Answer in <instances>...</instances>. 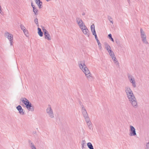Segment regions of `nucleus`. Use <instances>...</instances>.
Returning a JSON list of instances; mask_svg holds the SVG:
<instances>
[{
  "mask_svg": "<svg viewBox=\"0 0 149 149\" xmlns=\"http://www.w3.org/2000/svg\"><path fill=\"white\" fill-rule=\"evenodd\" d=\"M36 3L37 4V5L38 6L39 8L40 9L42 8V1H40L38 2V3Z\"/></svg>",
  "mask_w": 149,
  "mask_h": 149,
  "instance_id": "nucleus-18",
  "label": "nucleus"
},
{
  "mask_svg": "<svg viewBox=\"0 0 149 149\" xmlns=\"http://www.w3.org/2000/svg\"><path fill=\"white\" fill-rule=\"evenodd\" d=\"M86 141L85 140H82L81 141V145L82 146H84L85 144Z\"/></svg>",
  "mask_w": 149,
  "mask_h": 149,
  "instance_id": "nucleus-34",
  "label": "nucleus"
},
{
  "mask_svg": "<svg viewBox=\"0 0 149 149\" xmlns=\"http://www.w3.org/2000/svg\"><path fill=\"white\" fill-rule=\"evenodd\" d=\"M112 58V59H113L115 57L114 54H112L111 55H110Z\"/></svg>",
  "mask_w": 149,
  "mask_h": 149,
  "instance_id": "nucleus-38",
  "label": "nucleus"
},
{
  "mask_svg": "<svg viewBox=\"0 0 149 149\" xmlns=\"http://www.w3.org/2000/svg\"><path fill=\"white\" fill-rule=\"evenodd\" d=\"M44 35L45 39L48 40H51V37L48 32H47V33H45Z\"/></svg>",
  "mask_w": 149,
  "mask_h": 149,
  "instance_id": "nucleus-14",
  "label": "nucleus"
},
{
  "mask_svg": "<svg viewBox=\"0 0 149 149\" xmlns=\"http://www.w3.org/2000/svg\"><path fill=\"white\" fill-rule=\"evenodd\" d=\"M140 32L141 39L146 38V36L145 32L141 28L140 29Z\"/></svg>",
  "mask_w": 149,
  "mask_h": 149,
  "instance_id": "nucleus-11",
  "label": "nucleus"
},
{
  "mask_svg": "<svg viewBox=\"0 0 149 149\" xmlns=\"http://www.w3.org/2000/svg\"><path fill=\"white\" fill-rule=\"evenodd\" d=\"M94 36H95V39L96 40V41H98V40H99L97 36V35H96Z\"/></svg>",
  "mask_w": 149,
  "mask_h": 149,
  "instance_id": "nucleus-39",
  "label": "nucleus"
},
{
  "mask_svg": "<svg viewBox=\"0 0 149 149\" xmlns=\"http://www.w3.org/2000/svg\"><path fill=\"white\" fill-rule=\"evenodd\" d=\"M108 36L109 37V38L113 42H114V41L113 39V38L112 37V35L111 34H109L108 35Z\"/></svg>",
  "mask_w": 149,
  "mask_h": 149,
  "instance_id": "nucleus-26",
  "label": "nucleus"
},
{
  "mask_svg": "<svg viewBox=\"0 0 149 149\" xmlns=\"http://www.w3.org/2000/svg\"><path fill=\"white\" fill-rule=\"evenodd\" d=\"M82 112L85 119L89 118L86 110L82 111Z\"/></svg>",
  "mask_w": 149,
  "mask_h": 149,
  "instance_id": "nucleus-13",
  "label": "nucleus"
},
{
  "mask_svg": "<svg viewBox=\"0 0 149 149\" xmlns=\"http://www.w3.org/2000/svg\"><path fill=\"white\" fill-rule=\"evenodd\" d=\"M84 146H82V149H83L84 148Z\"/></svg>",
  "mask_w": 149,
  "mask_h": 149,
  "instance_id": "nucleus-49",
  "label": "nucleus"
},
{
  "mask_svg": "<svg viewBox=\"0 0 149 149\" xmlns=\"http://www.w3.org/2000/svg\"><path fill=\"white\" fill-rule=\"evenodd\" d=\"M20 100L26 105V107L29 111H33L34 107L32 105L31 103L25 98H22Z\"/></svg>",
  "mask_w": 149,
  "mask_h": 149,
  "instance_id": "nucleus-2",
  "label": "nucleus"
},
{
  "mask_svg": "<svg viewBox=\"0 0 149 149\" xmlns=\"http://www.w3.org/2000/svg\"><path fill=\"white\" fill-rule=\"evenodd\" d=\"M43 32L44 33V34L45 33H47V32H48L47 30L45 29V28L43 29Z\"/></svg>",
  "mask_w": 149,
  "mask_h": 149,
  "instance_id": "nucleus-36",
  "label": "nucleus"
},
{
  "mask_svg": "<svg viewBox=\"0 0 149 149\" xmlns=\"http://www.w3.org/2000/svg\"><path fill=\"white\" fill-rule=\"evenodd\" d=\"M127 77L130 82L132 84L133 87L134 88L136 87L135 81L133 76L130 74H128Z\"/></svg>",
  "mask_w": 149,
  "mask_h": 149,
  "instance_id": "nucleus-6",
  "label": "nucleus"
},
{
  "mask_svg": "<svg viewBox=\"0 0 149 149\" xmlns=\"http://www.w3.org/2000/svg\"><path fill=\"white\" fill-rule=\"evenodd\" d=\"M38 33L39 36L40 37H42L43 35V33L42 32L41 29L39 28H38Z\"/></svg>",
  "mask_w": 149,
  "mask_h": 149,
  "instance_id": "nucleus-15",
  "label": "nucleus"
},
{
  "mask_svg": "<svg viewBox=\"0 0 149 149\" xmlns=\"http://www.w3.org/2000/svg\"><path fill=\"white\" fill-rule=\"evenodd\" d=\"M34 22H35V23L38 26H39V24H38V19L37 18H36V19H35L34 20Z\"/></svg>",
  "mask_w": 149,
  "mask_h": 149,
  "instance_id": "nucleus-30",
  "label": "nucleus"
},
{
  "mask_svg": "<svg viewBox=\"0 0 149 149\" xmlns=\"http://www.w3.org/2000/svg\"><path fill=\"white\" fill-rule=\"evenodd\" d=\"M128 99L130 102L132 106L135 108H137L138 107V105L137 102L136 98L134 96H133L131 97H129Z\"/></svg>",
  "mask_w": 149,
  "mask_h": 149,
  "instance_id": "nucleus-3",
  "label": "nucleus"
},
{
  "mask_svg": "<svg viewBox=\"0 0 149 149\" xmlns=\"http://www.w3.org/2000/svg\"><path fill=\"white\" fill-rule=\"evenodd\" d=\"M31 6L33 8H33H35V6L32 3H31Z\"/></svg>",
  "mask_w": 149,
  "mask_h": 149,
  "instance_id": "nucleus-44",
  "label": "nucleus"
},
{
  "mask_svg": "<svg viewBox=\"0 0 149 149\" xmlns=\"http://www.w3.org/2000/svg\"><path fill=\"white\" fill-rule=\"evenodd\" d=\"M81 107L82 108L81 111L86 110L85 108L84 107V105H82V106H81Z\"/></svg>",
  "mask_w": 149,
  "mask_h": 149,
  "instance_id": "nucleus-35",
  "label": "nucleus"
},
{
  "mask_svg": "<svg viewBox=\"0 0 149 149\" xmlns=\"http://www.w3.org/2000/svg\"><path fill=\"white\" fill-rule=\"evenodd\" d=\"M141 40L143 43L146 45L148 44V42L147 41L146 38L141 39Z\"/></svg>",
  "mask_w": 149,
  "mask_h": 149,
  "instance_id": "nucleus-20",
  "label": "nucleus"
},
{
  "mask_svg": "<svg viewBox=\"0 0 149 149\" xmlns=\"http://www.w3.org/2000/svg\"><path fill=\"white\" fill-rule=\"evenodd\" d=\"M130 133L129 135L130 136H135L136 135L135 129L134 127L132 125H130Z\"/></svg>",
  "mask_w": 149,
  "mask_h": 149,
  "instance_id": "nucleus-7",
  "label": "nucleus"
},
{
  "mask_svg": "<svg viewBox=\"0 0 149 149\" xmlns=\"http://www.w3.org/2000/svg\"><path fill=\"white\" fill-rule=\"evenodd\" d=\"M23 32H24V34H25V35L26 36H28V31L26 29L25 31H23Z\"/></svg>",
  "mask_w": 149,
  "mask_h": 149,
  "instance_id": "nucleus-31",
  "label": "nucleus"
},
{
  "mask_svg": "<svg viewBox=\"0 0 149 149\" xmlns=\"http://www.w3.org/2000/svg\"><path fill=\"white\" fill-rule=\"evenodd\" d=\"M85 120L86 122H87V125L88 126L91 125V122L90 121V120L89 118H87L86 119H85Z\"/></svg>",
  "mask_w": 149,
  "mask_h": 149,
  "instance_id": "nucleus-21",
  "label": "nucleus"
},
{
  "mask_svg": "<svg viewBox=\"0 0 149 149\" xmlns=\"http://www.w3.org/2000/svg\"><path fill=\"white\" fill-rule=\"evenodd\" d=\"M110 55H111L112 54H114L113 52L111 50H109L108 51Z\"/></svg>",
  "mask_w": 149,
  "mask_h": 149,
  "instance_id": "nucleus-32",
  "label": "nucleus"
},
{
  "mask_svg": "<svg viewBox=\"0 0 149 149\" xmlns=\"http://www.w3.org/2000/svg\"><path fill=\"white\" fill-rule=\"evenodd\" d=\"M87 146L89 149H94L92 143L90 142H88L87 144Z\"/></svg>",
  "mask_w": 149,
  "mask_h": 149,
  "instance_id": "nucleus-19",
  "label": "nucleus"
},
{
  "mask_svg": "<svg viewBox=\"0 0 149 149\" xmlns=\"http://www.w3.org/2000/svg\"><path fill=\"white\" fill-rule=\"evenodd\" d=\"M29 145H30V146L31 148V146H34L33 143V142L30 140L29 141Z\"/></svg>",
  "mask_w": 149,
  "mask_h": 149,
  "instance_id": "nucleus-29",
  "label": "nucleus"
},
{
  "mask_svg": "<svg viewBox=\"0 0 149 149\" xmlns=\"http://www.w3.org/2000/svg\"><path fill=\"white\" fill-rule=\"evenodd\" d=\"M114 62H115V63L117 65L118 64V63L116 59V57L114 58L113 59H112Z\"/></svg>",
  "mask_w": 149,
  "mask_h": 149,
  "instance_id": "nucleus-27",
  "label": "nucleus"
},
{
  "mask_svg": "<svg viewBox=\"0 0 149 149\" xmlns=\"http://www.w3.org/2000/svg\"><path fill=\"white\" fill-rule=\"evenodd\" d=\"M84 34L86 35H87L88 36H89V30L86 26H85L84 27H83V29H81Z\"/></svg>",
  "mask_w": 149,
  "mask_h": 149,
  "instance_id": "nucleus-9",
  "label": "nucleus"
},
{
  "mask_svg": "<svg viewBox=\"0 0 149 149\" xmlns=\"http://www.w3.org/2000/svg\"><path fill=\"white\" fill-rule=\"evenodd\" d=\"M0 13L2 15H3L4 14V13L2 11V8L0 5Z\"/></svg>",
  "mask_w": 149,
  "mask_h": 149,
  "instance_id": "nucleus-33",
  "label": "nucleus"
},
{
  "mask_svg": "<svg viewBox=\"0 0 149 149\" xmlns=\"http://www.w3.org/2000/svg\"><path fill=\"white\" fill-rule=\"evenodd\" d=\"M107 17H108V20L109 21L111 20L112 19V18L110 16H108Z\"/></svg>",
  "mask_w": 149,
  "mask_h": 149,
  "instance_id": "nucleus-37",
  "label": "nucleus"
},
{
  "mask_svg": "<svg viewBox=\"0 0 149 149\" xmlns=\"http://www.w3.org/2000/svg\"><path fill=\"white\" fill-rule=\"evenodd\" d=\"M79 66L80 68L84 72L86 77L89 78L91 74L89 70L88 69L84 61H80L78 62Z\"/></svg>",
  "mask_w": 149,
  "mask_h": 149,
  "instance_id": "nucleus-1",
  "label": "nucleus"
},
{
  "mask_svg": "<svg viewBox=\"0 0 149 149\" xmlns=\"http://www.w3.org/2000/svg\"><path fill=\"white\" fill-rule=\"evenodd\" d=\"M79 103L80 105L81 106H82V105H83L82 103V102L80 101H79Z\"/></svg>",
  "mask_w": 149,
  "mask_h": 149,
  "instance_id": "nucleus-43",
  "label": "nucleus"
},
{
  "mask_svg": "<svg viewBox=\"0 0 149 149\" xmlns=\"http://www.w3.org/2000/svg\"><path fill=\"white\" fill-rule=\"evenodd\" d=\"M145 149H149V141L148 142L146 143Z\"/></svg>",
  "mask_w": 149,
  "mask_h": 149,
  "instance_id": "nucleus-28",
  "label": "nucleus"
},
{
  "mask_svg": "<svg viewBox=\"0 0 149 149\" xmlns=\"http://www.w3.org/2000/svg\"><path fill=\"white\" fill-rule=\"evenodd\" d=\"M44 28H45L44 27H42V30H43V29Z\"/></svg>",
  "mask_w": 149,
  "mask_h": 149,
  "instance_id": "nucleus-48",
  "label": "nucleus"
},
{
  "mask_svg": "<svg viewBox=\"0 0 149 149\" xmlns=\"http://www.w3.org/2000/svg\"><path fill=\"white\" fill-rule=\"evenodd\" d=\"M112 24L113 23V20H110L109 21Z\"/></svg>",
  "mask_w": 149,
  "mask_h": 149,
  "instance_id": "nucleus-46",
  "label": "nucleus"
},
{
  "mask_svg": "<svg viewBox=\"0 0 149 149\" xmlns=\"http://www.w3.org/2000/svg\"><path fill=\"white\" fill-rule=\"evenodd\" d=\"M76 21L77 23L78 24L81 29H82L83 27H84L85 26H86L83 22L82 20L80 18L78 17H77L76 18Z\"/></svg>",
  "mask_w": 149,
  "mask_h": 149,
  "instance_id": "nucleus-5",
  "label": "nucleus"
},
{
  "mask_svg": "<svg viewBox=\"0 0 149 149\" xmlns=\"http://www.w3.org/2000/svg\"><path fill=\"white\" fill-rule=\"evenodd\" d=\"M31 148L32 149H36L35 146H32Z\"/></svg>",
  "mask_w": 149,
  "mask_h": 149,
  "instance_id": "nucleus-41",
  "label": "nucleus"
},
{
  "mask_svg": "<svg viewBox=\"0 0 149 149\" xmlns=\"http://www.w3.org/2000/svg\"><path fill=\"white\" fill-rule=\"evenodd\" d=\"M20 27L21 29L23 30V31H25V30L26 29L25 27H24V26L23 25V24H21L20 25Z\"/></svg>",
  "mask_w": 149,
  "mask_h": 149,
  "instance_id": "nucleus-24",
  "label": "nucleus"
},
{
  "mask_svg": "<svg viewBox=\"0 0 149 149\" xmlns=\"http://www.w3.org/2000/svg\"><path fill=\"white\" fill-rule=\"evenodd\" d=\"M85 15V13H83L82 14V15Z\"/></svg>",
  "mask_w": 149,
  "mask_h": 149,
  "instance_id": "nucleus-47",
  "label": "nucleus"
},
{
  "mask_svg": "<svg viewBox=\"0 0 149 149\" xmlns=\"http://www.w3.org/2000/svg\"><path fill=\"white\" fill-rule=\"evenodd\" d=\"M35 1L36 3H38V2L40 1V0H35Z\"/></svg>",
  "mask_w": 149,
  "mask_h": 149,
  "instance_id": "nucleus-45",
  "label": "nucleus"
},
{
  "mask_svg": "<svg viewBox=\"0 0 149 149\" xmlns=\"http://www.w3.org/2000/svg\"><path fill=\"white\" fill-rule=\"evenodd\" d=\"M10 43V44L11 45H13V40H11V41H9Z\"/></svg>",
  "mask_w": 149,
  "mask_h": 149,
  "instance_id": "nucleus-40",
  "label": "nucleus"
},
{
  "mask_svg": "<svg viewBox=\"0 0 149 149\" xmlns=\"http://www.w3.org/2000/svg\"><path fill=\"white\" fill-rule=\"evenodd\" d=\"M46 112L51 118H53L54 117L53 112L50 105H48V107L46 109Z\"/></svg>",
  "mask_w": 149,
  "mask_h": 149,
  "instance_id": "nucleus-4",
  "label": "nucleus"
},
{
  "mask_svg": "<svg viewBox=\"0 0 149 149\" xmlns=\"http://www.w3.org/2000/svg\"><path fill=\"white\" fill-rule=\"evenodd\" d=\"M125 91L127 93H129L130 92L132 91L130 88L129 87H126L125 88Z\"/></svg>",
  "mask_w": 149,
  "mask_h": 149,
  "instance_id": "nucleus-16",
  "label": "nucleus"
},
{
  "mask_svg": "<svg viewBox=\"0 0 149 149\" xmlns=\"http://www.w3.org/2000/svg\"><path fill=\"white\" fill-rule=\"evenodd\" d=\"M33 11L35 14L36 15L37 14L38 10L36 8H33Z\"/></svg>",
  "mask_w": 149,
  "mask_h": 149,
  "instance_id": "nucleus-25",
  "label": "nucleus"
},
{
  "mask_svg": "<svg viewBox=\"0 0 149 149\" xmlns=\"http://www.w3.org/2000/svg\"><path fill=\"white\" fill-rule=\"evenodd\" d=\"M105 48L108 51L109 50H111V48L110 46L107 43L105 44Z\"/></svg>",
  "mask_w": 149,
  "mask_h": 149,
  "instance_id": "nucleus-22",
  "label": "nucleus"
},
{
  "mask_svg": "<svg viewBox=\"0 0 149 149\" xmlns=\"http://www.w3.org/2000/svg\"><path fill=\"white\" fill-rule=\"evenodd\" d=\"M5 36L7 38L9 41H11L13 40V36L12 34H10L7 32H6L4 34Z\"/></svg>",
  "mask_w": 149,
  "mask_h": 149,
  "instance_id": "nucleus-8",
  "label": "nucleus"
},
{
  "mask_svg": "<svg viewBox=\"0 0 149 149\" xmlns=\"http://www.w3.org/2000/svg\"><path fill=\"white\" fill-rule=\"evenodd\" d=\"M88 126L89 128L91 130V129H93V128H92V126L91 125H90V126Z\"/></svg>",
  "mask_w": 149,
  "mask_h": 149,
  "instance_id": "nucleus-42",
  "label": "nucleus"
},
{
  "mask_svg": "<svg viewBox=\"0 0 149 149\" xmlns=\"http://www.w3.org/2000/svg\"><path fill=\"white\" fill-rule=\"evenodd\" d=\"M130 1V0H128V1L129 2V1Z\"/></svg>",
  "mask_w": 149,
  "mask_h": 149,
  "instance_id": "nucleus-50",
  "label": "nucleus"
},
{
  "mask_svg": "<svg viewBox=\"0 0 149 149\" xmlns=\"http://www.w3.org/2000/svg\"><path fill=\"white\" fill-rule=\"evenodd\" d=\"M97 41L98 43V45L99 46V49L100 50H101L102 48L101 44L100 43L99 40H98V41Z\"/></svg>",
  "mask_w": 149,
  "mask_h": 149,
  "instance_id": "nucleus-23",
  "label": "nucleus"
},
{
  "mask_svg": "<svg viewBox=\"0 0 149 149\" xmlns=\"http://www.w3.org/2000/svg\"><path fill=\"white\" fill-rule=\"evenodd\" d=\"M16 109L18 111L19 113L22 115L24 114V112L23 111V109H22V107L19 105L16 107Z\"/></svg>",
  "mask_w": 149,
  "mask_h": 149,
  "instance_id": "nucleus-10",
  "label": "nucleus"
},
{
  "mask_svg": "<svg viewBox=\"0 0 149 149\" xmlns=\"http://www.w3.org/2000/svg\"><path fill=\"white\" fill-rule=\"evenodd\" d=\"M127 97L128 98L129 97H132L133 96H134V95L132 91H131L129 93H127Z\"/></svg>",
  "mask_w": 149,
  "mask_h": 149,
  "instance_id": "nucleus-17",
  "label": "nucleus"
},
{
  "mask_svg": "<svg viewBox=\"0 0 149 149\" xmlns=\"http://www.w3.org/2000/svg\"><path fill=\"white\" fill-rule=\"evenodd\" d=\"M91 28L93 34L94 36L96 35L94 24H93L91 26Z\"/></svg>",
  "mask_w": 149,
  "mask_h": 149,
  "instance_id": "nucleus-12",
  "label": "nucleus"
}]
</instances>
